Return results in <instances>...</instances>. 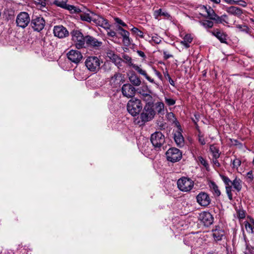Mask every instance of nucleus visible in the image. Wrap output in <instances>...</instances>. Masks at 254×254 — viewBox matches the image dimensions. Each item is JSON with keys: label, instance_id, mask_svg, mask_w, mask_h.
<instances>
[{"label": "nucleus", "instance_id": "f257e3e1", "mask_svg": "<svg viewBox=\"0 0 254 254\" xmlns=\"http://www.w3.org/2000/svg\"><path fill=\"white\" fill-rule=\"evenodd\" d=\"M71 40L73 45L77 49L85 48L86 36L79 30H74L71 33Z\"/></svg>", "mask_w": 254, "mask_h": 254}, {"label": "nucleus", "instance_id": "f03ea898", "mask_svg": "<svg viewBox=\"0 0 254 254\" xmlns=\"http://www.w3.org/2000/svg\"><path fill=\"white\" fill-rule=\"evenodd\" d=\"M128 112L132 116L138 115L142 110V104L140 100L136 98H132L127 104Z\"/></svg>", "mask_w": 254, "mask_h": 254}, {"label": "nucleus", "instance_id": "7ed1b4c3", "mask_svg": "<svg viewBox=\"0 0 254 254\" xmlns=\"http://www.w3.org/2000/svg\"><path fill=\"white\" fill-rule=\"evenodd\" d=\"M155 115V111L153 106H150L149 104H145L142 112L140 115V118L142 124L149 122L152 120Z\"/></svg>", "mask_w": 254, "mask_h": 254}, {"label": "nucleus", "instance_id": "20e7f679", "mask_svg": "<svg viewBox=\"0 0 254 254\" xmlns=\"http://www.w3.org/2000/svg\"><path fill=\"white\" fill-rule=\"evenodd\" d=\"M85 64L90 71L97 72L100 68L101 61L97 57L90 56L86 59Z\"/></svg>", "mask_w": 254, "mask_h": 254}, {"label": "nucleus", "instance_id": "39448f33", "mask_svg": "<svg viewBox=\"0 0 254 254\" xmlns=\"http://www.w3.org/2000/svg\"><path fill=\"white\" fill-rule=\"evenodd\" d=\"M177 186L181 191L189 192L193 187L194 182L189 178L182 177L178 180Z\"/></svg>", "mask_w": 254, "mask_h": 254}, {"label": "nucleus", "instance_id": "423d86ee", "mask_svg": "<svg viewBox=\"0 0 254 254\" xmlns=\"http://www.w3.org/2000/svg\"><path fill=\"white\" fill-rule=\"evenodd\" d=\"M150 141L156 149H159L165 142V136L160 131H156L151 134Z\"/></svg>", "mask_w": 254, "mask_h": 254}, {"label": "nucleus", "instance_id": "0eeeda50", "mask_svg": "<svg viewBox=\"0 0 254 254\" xmlns=\"http://www.w3.org/2000/svg\"><path fill=\"white\" fill-rule=\"evenodd\" d=\"M166 156L168 161L175 163L181 160L182 153L178 148H171L166 152Z\"/></svg>", "mask_w": 254, "mask_h": 254}, {"label": "nucleus", "instance_id": "6e6552de", "mask_svg": "<svg viewBox=\"0 0 254 254\" xmlns=\"http://www.w3.org/2000/svg\"><path fill=\"white\" fill-rule=\"evenodd\" d=\"M45 19L40 16H33L31 20L30 25L34 31L40 32L45 26Z\"/></svg>", "mask_w": 254, "mask_h": 254}, {"label": "nucleus", "instance_id": "1a4fd4ad", "mask_svg": "<svg viewBox=\"0 0 254 254\" xmlns=\"http://www.w3.org/2000/svg\"><path fill=\"white\" fill-rule=\"evenodd\" d=\"M30 21L29 15L27 12H21L16 17V23L17 26L25 28L29 24Z\"/></svg>", "mask_w": 254, "mask_h": 254}, {"label": "nucleus", "instance_id": "9d476101", "mask_svg": "<svg viewBox=\"0 0 254 254\" xmlns=\"http://www.w3.org/2000/svg\"><path fill=\"white\" fill-rule=\"evenodd\" d=\"M124 60L126 61V62L128 63V64H131L132 67L134 70H135L138 73L144 76L145 78L149 81L151 83H154V80L153 79L151 78L146 73V71L144 70H143L139 66L131 64L132 59L131 58L127 56L124 55L123 57Z\"/></svg>", "mask_w": 254, "mask_h": 254}, {"label": "nucleus", "instance_id": "9b49d317", "mask_svg": "<svg viewBox=\"0 0 254 254\" xmlns=\"http://www.w3.org/2000/svg\"><path fill=\"white\" fill-rule=\"evenodd\" d=\"M196 202L203 207L208 206L211 202L210 195L204 191L200 192L196 196Z\"/></svg>", "mask_w": 254, "mask_h": 254}, {"label": "nucleus", "instance_id": "f8f14e48", "mask_svg": "<svg viewBox=\"0 0 254 254\" xmlns=\"http://www.w3.org/2000/svg\"><path fill=\"white\" fill-rule=\"evenodd\" d=\"M66 55L69 61L76 64L80 63L83 59L81 53L78 50H71Z\"/></svg>", "mask_w": 254, "mask_h": 254}, {"label": "nucleus", "instance_id": "ddd939ff", "mask_svg": "<svg viewBox=\"0 0 254 254\" xmlns=\"http://www.w3.org/2000/svg\"><path fill=\"white\" fill-rule=\"evenodd\" d=\"M199 220L204 226L208 227L213 223L214 218L210 212L203 211L199 214Z\"/></svg>", "mask_w": 254, "mask_h": 254}, {"label": "nucleus", "instance_id": "4468645a", "mask_svg": "<svg viewBox=\"0 0 254 254\" xmlns=\"http://www.w3.org/2000/svg\"><path fill=\"white\" fill-rule=\"evenodd\" d=\"M53 33L55 37L63 39L69 35L67 29L63 25H57L54 27Z\"/></svg>", "mask_w": 254, "mask_h": 254}, {"label": "nucleus", "instance_id": "2eb2a0df", "mask_svg": "<svg viewBox=\"0 0 254 254\" xmlns=\"http://www.w3.org/2000/svg\"><path fill=\"white\" fill-rule=\"evenodd\" d=\"M135 88L130 84H125L122 88V92L124 96L128 98L132 97L135 94Z\"/></svg>", "mask_w": 254, "mask_h": 254}, {"label": "nucleus", "instance_id": "dca6fc26", "mask_svg": "<svg viewBox=\"0 0 254 254\" xmlns=\"http://www.w3.org/2000/svg\"><path fill=\"white\" fill-rule=\"evenodd\" d=\"M93 22L95 24L102 27L105 29H110V24L108 21L103 17H101L96 14H95L94 18H93Z\"/></svg>", "mask_w": 254, "mask_h": 254}, {"label": "nucleus", "instance_id": "f3484780", "mask_svg": "<svg viewBox=\"0 0 254 254\" xmlns=\"http://www.w3.org/2000/svg\"><path fill=\"white\" fill-rule=\"evenodd\" d=\"M119 34L123 38V42L126 46H128L131 44V40L129 38V33L127 31L123 29L121 26H118L117 28Z\"/></svg>", "mask_w": 254, "mask_h": 254}, {"label": "nucleus", "instance_id": "a211bd4d", "mask_svg": "<svg viewBox=\"0 0 254 254\" xmlns=\"http://www.w3.org/2000/svg\"><path fill=\"white\" fill-rule=\"evenodd\" d=\"M174 138L178 146L181 147L184 145V139L180 126L178 127V130L174 133Z\"/></svg>", "mask_w": 254, "mask_h": 254}, {"label": "nucleus", "instance_id": "6ab92c4d", "mask_svg": "<svg viewBox=\"0 0 254 254\" xmlns=\"http://www.w3.org/2000/svg\"><path fill=\"white\" fill-rule=\"evenodd\" d=\"M212 35L216 37L221 43H227V34L223 31H221L218 29H216L211 32Z\"/></svg>", "mask_w": 254, "mask_h": 254}, {"label": "nucleus", "instance_id": "aec40b11", "mask_svg": "<svg viewBox=\"0 0 254 254\" xmlns=\"http://www.w3.org/2000/svg\"><path fill=\"white\" fill-rule=\"evenodd\" d=\"M86 44L85 46L93 47H98L101 46L102 42L99 41L95 38L88 35L86 36Z\"/></svg>", "mask_w": 254, "mask_h": 254}, {"label": "nucleus", "instance_id": "412c9836", "mask_svg": "<svg viewBox=\"0 0 254 254\" xmlns=\"http://www.w3.org/2000/svg\"><path fill=\"white\" fill-rule=\"evenodd\" d=\"M224 234V230L220 227H216V228L213 230V236L216 241L221 240Z\"/></svg>", "mask_w": 254, "mask_h": 254}, {"label": "nucleus", "instance_id": "4be33fe9", "mask_svg": "<svg viewBox=\"0 0 254 254\" xmlns=\"http://www.w3.org/2000/svg\"><path fill=\"white\" fill-rule=\"evenodd\" d=\"M200 9L202 11H205L207 13V16L203 15L204 17H206L211 20L214 19V17H216V14L211 7L208 6L207 7L206 6L202 5L201 6Z\"/></svg>", "mask_w": 254, "mask_h": 254}, {"label": "nucleus", "instance_id": "5701e85b", "mask_svg": "<svg viewBox=\"0 0 254 254\" xmlns=\"http://www.w3.org/2000/svg\"><path fill=\"white\" fill-rule=\"evenodd\" d=\"M107 57L116 65L120 64L122 59L115 53L111 51L108 50L107 52Z\"/></svg>", "mask_w": 254, "mask_h": 254}, {"label": "nucleus", "instance_id": "b1692460", "mask_svg": "<svg viewBox=\"0 0 254 254\" xmlns=\"http://www.w3.org/2000/svg\"><path fill=\"white\" fill-rule=\"evenodd\" d=\"M226 11L230 14L235 15L238 17L241 16L243 14V10L242 9L234 6L227 7Z\"/></svg>", "mask_w": 254, "mask_h": 254}, {"label": "nucleus", "instance_id": "393cba45", "mask_svg": "<svg viewBox=\"0 0 254 254\" xmlns=\"http://www.w3.org/2000/svg\"><path fill=\"white\" fill-rule=\"evenodd\" d=\"M95 15V13L89 11V13H81L80 14V17L83 21L91 22V21L93 22V18Z\"/></svg>", "mask_w": 254, "mask_h": 254}, {"label": "nucleus", "instance_id": "a878e982", "mask_svg": "<svg viewBox=\"0 0 254 254\" xmlns=\"http://www.w3.org/2000/svg\"><path fill=\"white\" fill-rule=\"evenodd\" d=\"M210 190L212 192L214 195L216 196H220L221 194L220 190H219L218 187L213 181H210L209 184Z\"/></svg>", "mask_w": 254, "mask_h": 254}, {"label": "nucleus", "instance_id": "bb28decb", "mask_svg": "<svg viewBox=\"0 0 254 254\" xmlns=\"http://www.w3.org/2000/svg\"><path fill=\"white\" fill-rule=\"evenodd\" d=\"M123 78L122 74L120 73H116L114 76L111 77V82L112 84L114 83L116 86L119 85L120 82L122 81Z\"/></svg>", "mask_w": 254, "mask_h": 254}, {"label": "nucleus", "instance_id": "cd10ccee", "mask_svg": "<svg viewBox=\"0 0 254 254\" xmlns=\"http://www.w3.org/2000/svg\"><path fill=\"white\" fill-rule=\"evenodd\" d=\"M192 41V37L190 34H187L183 38V40L181 42V44L185 48H188L190 47V43Z\"/></svg>", "mask_w": 254, "mask_h": 254}, {"label": "nucleus", "instance_id": "c85d7f7f", "mask_svg": "<svg viewBox=\"0 0 254 254\" xmlns=\"http://www.w3.org/2000/svg\"><path fill=\"white\" fill-rule=\"evenodd\" d=\"M129 80L134 86H138L141 84V82L139 77L135 74H131L129 77Z\"/></svg>", "mask_w": 254, "mask_h": 254}, {"label": "nucleus", "instance_id": "c756f323", "mask_svg": "<svg viewBox=\"0 0 254 254\" xmlns=\"http://www.w3.org/2000/svg\"><path fill=\"white\" fill-rule=\"evenodd\" d=\"M232 185L233 188L237 190L238 192H239L242 188V181L240 179L237 177H236L232 181Z\"/></svg>", "mask_w": 254, "mask_h": 254}, {"label": "nucleus", "instance_id": "7c9ffc66", "mask_svg": "<svg viewBox=\"0 0 254 254\" xmlns=\"http://www.w3.org/2000/svg\"><path fill=\"white\" fill-rule=\"evenodd\" d=\"M154 16L156 19H158L159 16H163L169 19L171 17L170 15L166 11H163L161 9H159L154 11Z\"/></svg>", "mask_w": 254, "mask_h": 254}, {"label": "nucleus", "instance_id": "2f4dec72", "mask_svg": "<svg viewBox=\"0 0 254 254\" xmlns=\"http://www.w3.org/2000/svg\"><path fill=\"white\" fill-rule=\"evenodd\" d=\"M151 92L148 94H145V96L142 99L146 102V104H149L150 106H153V98L151 95Z\"/></svg>", "mask_w": 254, "mask_h": 254}, {"label": "nucleus", "instance_id": "473e14b6", "mask_svg": "<svg viewBox=\"0 0 254 254\" xmlns=\"http://www.w3.org/2000/svg\"><path fill=\"white\" fill-rule=\"evenodd\" d=\"M64 9L68 10L71 13H78L81 12V10L79 8L74 5H69L67 4Z\"/></svg>", "mask_w": 254, "mask_h": 254}, {"label": "nucleus", "instance_id": "72a5a7b5", "mask_svg": "<svg viewBox=\"0 0 254 254\" xmlns=\"http://www.w3.org/2000/svg\"><path fill=\"white\" fill-rule=\"evenodd\" d=\"M136 91L141 96V98L145 96V94H148L151 91L148 89L147 86H142L138 88Z\"/></svg>", "mask_w": 254, "mask_h": 254}, {"label": "nucleus", "instance_id": "f704fd0d", "mask_svg": "<svg viewBox=\"0 0 254 254\" xmlns=\"http://www.w3.org/2000/svg\"><path fill=\"white\" fill-rule=\"evenodd\" d=\"M199 23L206 29L211 28L214 25V23L212 21L208 20L200 21Z\"/></svg>", "mask_w": 254, "mask_h": 254}, {"label": "nucleus", "instance_id": "c9c22d12", "mask_svg": "<svg viewBox=\"0 0 254 254\" xmlns=\"http://www.w3.org/2000/svg\"><path fill=\"white\" fill-rule=\"evenodd\" d=\"M210 150L213 155L214 158H219L220 157L219 148L215 146L214 145L210 146Z\"/></svg>", "mask_w": 254, "mask_h": 254}, {"label": "nucleus", "instance_id": "e433bc0d", "mask_svg": "<svg viewBox=\"0 0 254 254\" xmlns=\"http://www.w3.org/2000/svg\"><path fill=\"white\" fill-rule=\"evenodd\" d=\"M155 109L158 113H162L164 111V104L162 102H157L155 103Z\"/></svg>", "mask_w": 254, "mask_h": 254}, {"label": "nucleus", "instance_id": "4c0bfd02", "mask_svg": "<svg viewBox=\"0 0 254 254\" xmlns=\"http://www.w3.org/2000/svg\"><path fill=\"white\" fill-rule=\"evenodd\" d=\"M241 160L239 158L235 157L232 161V168L238 170V168L241 166Z\"/></svg>", "mask_w": 254, "mask_h": 254}, {"label": "nucleus", "instance_id": "58836bf2", "mask_svg": "<svg viewBox=\"0 0 254 254\" xmlns=\"http://www.w3.org/2000/svg\"><path fill=\"white\" fill-rule=\"evenodd\" d=\"M67 0H55L54 3L62 8H64L66 6Z\"/></svg>", "mask_w": 254, "mask_h": 254}, {"label": "nucleus", "instance_id": "ea45409f", "mask_svg": "<svg viewBox=\"0 0 254 254\" xmlns=\"http://www.w3.org/2000/svg\"><path fill=\"white\" fill-rule=\"evenodd\" d=\"M252 224L250 221L249 222L248 221L244 222V225L247 231L249 233L253 234L254 232V228Z\"/></svg>", "mask_w": 254, "mask_h": 254}, {"label": "nucleus", "instance_id": "a19ab883", "mask_svg": "<svg viewBox=\"0 0 254 254\" xmlns=\"http://www.w3.org/2000/svg\"><path fill=\"white\" fill-rule=\"evenodd\" d=\"M131 31L136 34L137 36H139L140 38H143L144 34L143 32L140 30H139L137 28L133 27L131 29Z\"/></svg>", "mask_w": 254, "mask_h": 254}, {"label": "nucleus", "instance_id": "79ce46f5", "mask_svg": "<svg viewBox=\"0 0 254 254\" xmlns=\"http://www.w3.org/2000/svg\"><path fill=\"white\" fill-rule=\"evenodd\" d=\"M220 177L223 180L224 183L225 184L226 186H231L232 182L228 177L220 175Z\"/></svg>", "mask_w": 254, "mask_h": 254}, {"label": "nucleus", "instance_id": "37998d69", "mask_svg": "<svg viewBox=\"0 0 254 254\" xmlns=\"http://www.w3.org/2000/svg\"><path fill=\"white\" fill-rule=\"evenodd\" d=\"M198 141L201 145H205L206 144V141L205 138L204 137V135L202 134L200 131L198 134Z\"/></svg>", "mask_w": 254, "mask_h": 254}, {"label": "nucleus", "instance_id": "c03bdc74", "mask_svg": "<svg viewBox=\"0 0 254 254\" xmlns=\"http://www.w3.org/2000/svg\"><path fill=\"white\" fill-rule=\"evenodd\" d=\"M212 20L215 21L216 23H222L224 22L228 23V22H227L224 19H223L222 17H220L217 14L216 15V17H214V19H213Z\"/></svg>", "mask_w": 254, "mask_h": 254}, {"label": "nucleus", "instance_id": "a18cd8bd", "mask_svg": "<svg viewBox=\"0 0 254 254\" xmlns=\"http://www.w3.org/2000/svg\"><path fill=\"white\" fill-rule=\"evenodd\" d=\"M237 27L241 31L248 33L250 31V28L246 25H237Z\"/></svg>", "mask_w": 254, "mask_h": 254}, {"label": "nucleus", "instance_id": "49530a36", "mask_svg": "<svg viewBox=\"0 0 254 254\" xmlns=\"http://www.w3.org/2000/svg\"><path fill=\"white\" fill-rule=\"evenodd\" d=\"M226 191L229 199L230 200H232L233 199L232 194V186H226Z\"/></svg>", "mask_w": 254, "mask_h": 254}, {"label": "nucleus", "instance_id": "de8ad7c7", "mask_svg": "<svg viewBox=\"0 0 254 254\" xmlns=\"http://www.w3.org/2000/svg\"><path fill=\"white\" fill-rule=\"evenodd\" d=\"M114 20L117 23H118L119 25H120L119 26L121 27V26H122L124 27H126V28L127 27V25L122 20H121L119 18L116 17L114 18Z\"/></svg>", "mask_w": 254, "mask_h": 254}, {"label": "nucleus", "instance_id": "09e8293b", "mask_svg": "<svg viewBox=\"0 0 254 254\" xmlns=\"http://www.w3.org/2000/svg\"><path fill=\"white\" fill-rule=\"evenodd\" d=\"M151 40L156 44H160L162 41L161 38L157 34L152 37Z\"/></svg>", "mask_w": 254, "mask_h": 254}, {"label": "nucleus", "instance_id": "8fccbe9b", "mask_svg": "<svg viewBox=\"0 0 254 254\" xmlns=\"http://www.w3.org/2000/svg\"><path fill=\"white\" fill-rule=\"evenodd\" d=\"M198 160L199 162L204 166L206 168L208 167L209 165L207 163L206 160L201 156L198 157Z\"/></svg>", "mask_w": 254, "mask_h": 254}, {"label": "nucleus", "instance_id": "3c124183", "mask_svg": "<svg viewBox=\"0 0 254 254\" xmlns=\"http://www.w3.org/2000/svg\"><path fill=\"white\" fill-rule=\"evenodd\" d=\"M34 3L37 5H39L40 7H44L46 6V1L41 0H33Z\"/></svg>", "mask_w": 254, "mask_h": 254}, {"label": "nucleus", "instance_id": "603ef678", "mask_svg": "<svg viewBox=\"0 0 254 254\" xmlns=\"http://www.w3.org/2000/svg\"><path fill=\"white\" fill-rule=\"evenodd\" d=\"M237 214L239 219H244L245 217V213L244 210H239L237 211Z\"/></svg>", "mask_w": 254, "mask_h": 254}, {"label": "nucleus", "instance_id": "864d4df0", "mask_svg": "<svg viewBox=\"0 0 254 254\" xmlns=\"http://www.w3.org/2000/svg\"><path fill=\"white\" fill-rule=\"evenodd\" d=\"M247 179L248 182H251L254 179V175L253 171H250L247 173Z\"/></svg>", "mask_w": 254, "mask_h": 254}, {"label": "nucleus", "instance_id": "5fc2aeb1", "mask_svg": "<svg viewBox=\"0 0 254 254\" xmlns=\"http://www.w3.org/2000/svg\"><path fill=\"white\" fill-rule=\"evenodd\" d=\"M235 4H238L240 6H242L243 7H246L247 5V2L242 0H236Z\"/></svg>", "mask_w": 254, "mask_h": 254}, {"label": "nucleus", "instance_id": "6e6d98bb", "mask_svg": "<svg viewBox=\"0 0 254 254\" xmlns=\"http://www.w3.org/2000/svg\"><path fill=\"white\" fill-rule=\"evenodd\" d=\"M165 102L169 106H172L175 104V100L171 98H165Z\"/></svg>", "mask_w": 254, "mask_h": 254}, {"label": "nucleus", "instance_id": "4d7b16f0", "mask_svg": "<svg viewBox=\"0 0 254 254\" xmlns=\"http://www.w3.org/2000/svg\"><path fill=\"white\" fill-rule=\"evenodd\" d=\"M218 158H214V157H213L212 163H213V166L214 167H219L220 166V163H219V162H218V161L217 160Z\"/></svg>", "mask_w": 254, "mask_h": 254}, {"label": "nucleus", "instance_id": "13d9d810", "mask_svg": "<svg viewBox=\"0 0 254 254\" xmlns=\"http://www.w3.org/2000/svg\"><path fill=\"white\" fill-rule=\"evenodd\" d=\"M243 236H244V241L245 242V245L246 247V249L248 250H250V248H251V246H250L249 244L248 243V241L247 239L246 235L244 233L243 234Z\"/></svg>", "mask_w": 254, "mask_h": 254}, {"label": "nucleus", "instance_id": "bf43d9fd", "mask_svg": "<svg viewBox=\"0 0 254 254\" xmlns=\"http://www.w3.org/2000/svg\"><path fill=\"white\" fill-rule=\"evenodd\" d=\"M164 58L165 59L167 60L169 59L171 57H172V55L169 54L167 52L164 51L163 52Z\"/></svg>", "mask_w": 254, "mask_h": 254}, {"label": "nucleus", "instance_id": "052dcab7", "mask_svg": "<svg viewBox=\"0 0 254 254\" xmlns=\"http://www.w3.org/2000/svg\"><path fill=\"white\" fill-rule=\"evenodd\" d=\"M107 35L111 37H114L116 35V33L113 30H110L107 32Z\"/></svg>", "mask_w": 254, "mask_h": 254}, {"label": "nucleus", "instance_id": "680f3d73", "mask_svg": "<svg viewBox=\"0 0 254 254\" xmlns=\"http://www.w3.org/2000/svg\"><path fill=\"white\" fill-rule=\"evenodd\" d=\"M167 76L168 77L169 82L170 84L171 85H172V86H175V82L173 81V80L172 79V78H171V77L170 76L169 74L167 73Z\"/></svg>", "mask_w": 254, "mask_h": 254}, {"label": "nucleus", "instance_id": "e2e57ef3", "mask_svg": "<svg viewBox=\"0 0 254 254\" xmlns=\"http://www.w3.org/2000/svg\"><path fill=\"white\" fill-rule=\"evenodd\" d=\"M137 53L140 57H141L144 59L146 58V56H145V54L144 53V52H143L142 51H137Z\"/></svg>", "mask_w": 254, "mask_h": 254}, {"label": "nucleus", "instance_id": "0e129e2a", "mask_svg": "<svg viewBox=\"0 0 254 254\" xmlns=\"http://www.w3.org/2000/svg\"><path fill=\"white\" fill-rule=\"evenodd\" d=\"M224 1L230 4H235L236 0H224Z\"/></svg>", "mask_w": 254, "mask_h": 254}, {"label": "nucleus", "instance_id": "69168bd1", "mask_svg": "<svg viewBox=\"0 0 254 254\" xmlns=\"http://www.w3.org/2000/svg\"><path fill=\"white\" fill-rule=\"evenodd\" d=\"M155 73H156V74L158 77H161V73H160L159 71H157L156 70H155Z\"/></svg>", "mask_w": 254, "mask_h": 254}, {"label": "nucleus", "instance_id": "338daca9", "mask_svg": "<svg viewBox=\"0 0 254 254\" xmlns=\"http://www.w3.org/2000/svg\"><path fill=\"white\" fill-rule=\"evenodd\" d=\"M168 117H170V118H171V117H173V118H174V114H173V113H169V114H168Z\"/></svg>", "mask_w": 254, "mask_h": 254}, {"label": "nucleus", "instance_id": "774afa93", "mask_svg": "<svg viewBox=\"0 0 254 254\" xmlns=\"http://www.w3.org/2000/svg\"><path fill=\"white\" fill-rule=\"evenodd\" d=\"M250 222L254 226V219L253 218H250Z\"/></svg>", "mask_w": 254, "mask_h": 254}]
</instances>
